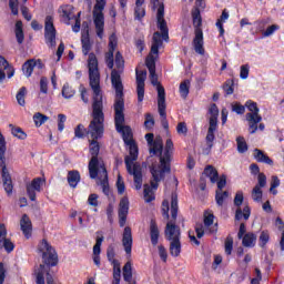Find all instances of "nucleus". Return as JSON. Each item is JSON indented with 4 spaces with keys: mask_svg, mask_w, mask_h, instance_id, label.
I'll use <instances>...</instances> for the list:
<instances>
[{
    "mask_svg": "<svg viewBox=\"0 0 284 284\" xmlns=\"http://www.w3.org/2000/svg\"><path fill=\"white\" fill-rule=\"evenodd\" d=\"M191 17L193 19V26L195 28V37L193 39V48L196 54H205V48H203V30H201V26H203V18L201 17V9L194 8L191 11Z\"/></svg>",
    "mask_w": 284,
    "mask_h": 284,
    "instance_id": "nucleus-9",
    "label": "nucleus"
},
{
    "mask_svg": "<svg viewBox=\"0 0 284 284\" xmlns=\"http://www.w3.org/2000/svg\"><path fill=\"white\" fill-rule=\"evenodd\" d=\"M65 121H68V116L63 113L58 114V130L59 132H63L65 130Z\"/></svg>",
    "mask_w": 284,
    "mask_h": 284,
    "instance_id": "nucleus-54",
    "label": "nucleus"
},
{
    "mask_svg": "<svg viewBox=\"0 0 284 284\" xmlns=\"http://www.w3.org/2000/svg\"><path fill=\"white\" fill-rule=\"evenodd\" d=\"M8 148L6 146V138L3 133L0 131V168H2V185L4 192H7V196H12V191L14 190V184H12V175L8 171V166L6 165V151Z\"/></svg>",
    "mask_w": 284,
    "mask_h": 284,
    "instance_id": "nucleus-8",
    "label": "nucleus"
},
{
    "mask_svg": "<svg viewBox=\"0 0 284 284\" xmlns=\"http://www.w3.org/2000/svg\"><path fill=\"white\" fill-rule=\"evenodd\" d=\"M67 180L70 187H77L81 181V173L79 171H69Z\"/></svg>",
    "mask_w": 284,
    "mask_h": 284,
    "instance_id": "nucleus-32",
    "label": "nucleus"
},
{
    "mask_svg": "<svg viewBox=\"0 0 284 284\" xmlns=\"http://www.w3.org/2000/svg\"><path fill=\"white\" fill-rule=\"evenodd\" d=\"M236 143H237V152L240 154H245V152H247V150H248L247 142L245 141V138L237 136Z\"/></svg>",
    "mask_w": 284,
    "mask_h": 284,
    "instance_id": "nucleus-40",
    "label": "nucleus"
},
{
    "mask_svg": "<svg viewBox=\"0 0 284 284\" xmlns=\"http://www.w3.org/2000/svg\"><path fill=\"white\" fill-rule=\"evenodd\" d=\"M280 29L281 27L278 24H272L263 32V37H272V34H274L276 30Z\"/></svg>",
    "mask_w": 284,
    "mask_h": 284,
    "instance_id": "nucleus-61",
    "label": "nucleus"
},
{
    "mask_svg": "<svg viewBox=\"0 0 284 284\" xmlns=\"http://www.w3.org/2000/svg\"><path fill=\"white\" fill-rule=\"evenodd\" d=\"M105 4V0H95V4L93 7V23L99 39H103V32L105 30V16L103 14Z\"/></svg>",
    "mask_w": 284,
    "mask_h": 284,
    "instance_id": "nucleus-12",
    "label": "nucleus"
},
{
    "mask_svg": "<svg viewBox=\"0 0 284 284\" xmlns=\"http://www.w3.org/2000/svg\"><path fill=\"white\" fill-rule=\"evenodd\" d=\"M265 185H267V176L265 175V173H260L257 175V184L255 185V187L263 189L265 187Z\"/></svg>",
    "mask_w": 284,
    "mask_h": 284,
    "instance_id": "nucleus-57",
    "label": "nucleus"
},
{
    "mask_svg": "<svg viewBox=\"0 0 284 284\" xmlns=\"http://www.w3.org/2000/svg\"><path fill=\"white\" fill-rule=\"evenodd\" d=\"M115 65L118 70H123L125 68V60L123 59L121 51H116L115 53Z\"/></svg>",
    "mask_w": 284,
    "mask_h": 284,
    "instance_id": "nucleus-52",
    "label": "nucleus"
},
{
    "mask_svg": "<svg viewBox=\"0 0 284 284\" xmlns=\"http://www.w3.org/2000/svg\"><path fill=\"white\" fill-rule=\"evenodd\" d=\"M243 201H245L243 191H239L233 200L235 207H237L235 210V221H241L243 219L244 221H248L250 216L252 215V209L250 207V205H246L243 209H241V206L243 205Z\"/></svg>",
    "mask_w": 284,
    "mask_h": 284,
    "instance_id": "nucleus-13",
    "label": "nucleus"
},
{
    "mask_svg": "<svg viewBox=\"0 0 284 284\" xmlns=\"http://www.w3.org/2000/svg\"><path fill=\"white\" fill-rule=\"evenodd\" d=\"M145 65L149 72L154 73V71H156V60L154 59V55H150L146 58Z\"/></svg>",
    "mask_w": 284,
    "mask_h": 284,
    "instance_id": "nucleus-50",
    "label": "nucleus"
},
{
    "mask_svg": "<svg viewBox=\"0 0 284 284\" xmlns=\"http://www.w3.org/2000/svg\"><path fill=\"white\" fill-rule=\"evenodd\" d=\"M122 276L125 283L128 284H136V281L132 282V263L126 262L122 268Z\"/></svg>",
    "mask_w": 284,
    "mask_h": 284,
    "instance_id": "nucleus-30",
    "label": "nucleus"
},
{
    "mask_svg": "<svg viewBox=\"0 0 284 284\" xmlns=\"http://www.w3.org/2000/svg\"><path fill=\"white\" fill-rule=\"evenodd\" d=\"M245 108L248 110L246 113V121L248 122V131L250 134H255L256 130H258V123L263 121V116L258 114L261 109H258V103L254 102L253 100H247L245 102Z\"/></svg>",
    "mask_w": 284,
    "mask_h": 284,
    "instance_id": "nucleus-10",
    "label": "nucleus"
},
{
    "mask_svg": "<svg viewBox=\"0 0 284 284\" xmlns=\"http://www.w3.org/2000/svg\"><path fill=\"white\" fill-rule=\"evenodd\" d=\"M134 14H135V19H138L139 21H141V19H143V17H145V8H143V7H136V6H135Z\"/></svg>",
    "mask_w": 284,
    "mask_h": 284,
    "instance_id": "nucleus-64",
    "label": "nucleus"
},
{
    "mask_svg": "<svg viewBox=\"0 0 284 284\" xmlns=\"http://www.w3.org/2000/svg\"><path fill=\"white\" fill-rule=\"evenodd\" d=\"M45 183V180L41 178H34L31 183L27 184V195L30 201H37V192H41V185Z\"/></svg>",
    "mask_w": 284,
    "mask_h": 284,
    "instance_id": "nucleus-20",
    "label": "nucleus"
},
{
    "mask_svg": "<svg viewBox=\"0 0 284 284\" xmlns=\"http://www.w3.org/2000/svg\"><path fill=\"white\" fill-rule=\"evenodd\" d=\"M203 174L210 179L211 183H216V181H219V171L212 165H206Z\"/></svg>",
    "mask_w": 284,
    "mask_h": 284,
    "instance_id": "nucleus-31",
    "label": "nucleus"
},
{
    "mask_svg": "<svg viewBox=\"0 0 284 284\" xmlns=\"http://www.w3.org/2000/svg\"><path fill=\"white\" fill-rule=\"evenodd\" d=\"M230 199L229 191H215V202L219 207H223L225 205V201Z\"/></svg>",
    "mask_w": 284,
    "mask_h": 284,
    "instance_id": "nucleus-36",
    "label": "nucleus"
},
{
    "mask_svg": "<svg viewBox=\"0 0 284 284\" xmlns=\"http://www.w3.org/2000/svg\"><path fill=\"white\" fill-rule=\"evenodd\" d=\"M260 247L264 248L267 243H270V231H262L258 237Z\"/></svg>",
    "mask_w": 284,
    "mask_h": 284,
    "instance_id": "nucleus-49",
    "label": "nucleus"
},
{
    "mask_svg": "<svg viewBox=\"0 0 284 284\" xmlns=\"http://www.w3.org/2000/svg\"><path fill=\"white\" fill-rule=\"evenodd\" d=\"M58 12L65 26H70V21L74 19V7L72 4H62L58 9Z\"/></svg>",
    "mask_w": 284,
    "mask_h": 284,
    "instance_id": "nucleus-23",
    "label": "nucleus"
},
{
    "mask_svg": "<svg viewBox=\"0 0 284 284\" xmlns=\"http://www.w3.org/2000/svg\"><path fill=\"white\" fill-rule=\"evenodd\" d=\"M28 90L26 89V87H21L16 95V99L18 101V103L23 108L26 106V94H27Z\"/></svg>",
    "mask_w": 284,
    "mask_h": 284,
    "instance_id": "nucleus-43",
    "label": "nucleus"
},
{
    "mask_svg": "<svg viewBox=\"0 0 284 284\" xmlns=\"http://www.w3.org/2000/svg\"><path fill=\"white\" fill-rule=\"evenodd\" d=\"M8 236V229L6 224H0V247H3L4 251L10 254L14 252V243Z\"/></svg>",
    "mask_w": 284,
    "mask_h": 284,
    "instance_id": "nucleus-21",
    "label": "nucleus"
},
{
    "mask_svg": "<svg viewBox=\"0 0 284 284\" xmlns=\"http://www.w3.org/2000/svg\"><path fill=\"white\" fill-rule=\"evenodd\" d=\"M144 128L149 131L154 128V116H152V113L145 114Z\"/></svg>",
    "mask_w": 284,
    "mask_h": 284,
    "instance_id": "nucleus-56",
    "label": "nucleus"
},
{
    "mask_svg": "<svg viewBox=\"0 0 284 284\" xmlns=\"http://www.w3.org/2000/svg\"><path fill=\"white\" fill-rule=\"evenodd\" d=\"M82 36H81V44H82V54L88 57V68H89V85L92 88V74H98V84L101 88V73L99 72V59H97V54L94 52L90 53L92 50V43L90 42V26L88 22L82 23Z\"/></svg>",
    "mask_w": 284,
    "mask_h": 284,
    "instance_id": "nucleus-5",
    "label": "nucleus"
},
{
    "mask_svg": "<svg viewBox=\"0 0 284 284\" xmlns=\"http://www.w3.org/2000/svg\"><path fill=\"white\" fill-rule=\"evenodd\" d=\"M161 212L163 219L170 220V202L168 200H163Z\"/></svg>",
    "mask_w": 284,
    "mask_h": 284,
    "instance_id": "nucleus-53",
    "label": "nucleus"
},
{
    "mask_svg": "<svg viewBox=\"0 0 284 284\" xmlns=\"http://www.w3.org/2000/svg\"><path fill=\"white\" fill-rule=\"evenodd\" d=\"M101 176L102 180L100 182V185L102 187L103 194L105 196H110V182L108 181V169L105 168V164H101Z\"/></svg>",
    "mask_w": 284,
    "mask_h": 284,
    "instance_id": "nucleus-27",
    "label": "nucleus"
},
{
    "mask_svg": "<svg viewBox=\"0 0 284 284\" xmlns=\"http://www.w3.org/2000/svg\"><path fill=\"white\" fill-rule=\"evenodd\" d=\"M10 128H11V134L17 139H20V141H26V139H28V134L24 133L23 129L19 126H14L12 124H10Z\"/></svg>",
    "mask_w": 284,
    "mask_h": 284,
    "instance_id": "nucleus-39",
    "label": "nucleus"
},
{
    "mask_svg": "<svg viewBox=\"0 0 284 284\" xmlns=\"http://www.w3.org/2000/svg\"><path fill=\"white\" fill-rule=\"evenodd\" d=\"M50 118L48 115H44L43 113H36L33 115V122L36 124V128H41L45 121H48Z\"/></svg>",
    "mask_w": 284,
    "mask_h": 284,
    "instance_id": "nucleus-42",
    "label": "nucleus"
},
{
    "mask_svg": "<svg viewBox=\"0 0 284 284\" xmlns=\"http://www.w3.org/2000/svg\"><path fill=\"white\" fill-rule=\"evenodd\" d=\"M129 212H130V200L128 199V196H124L120 200L119 209H118L120 227H125Z\"/></svg>",
    "mask_w": 284,
    "mask_h": 284,
    "instance_id": "nucleus-19",
    "label": "nucleus"
},
{
    "mask_svg": "<svg viewBox=\"0 0 284 284\" xmlns=\"http://www.w3.org/2000/svg\"><path fill=\"white\" fill-rule=\"evenodd\" d=\"M44 41L49 48H57V28L52 16H47L44 19Z\"/></svg>",
    "mask_w": 284,
    "mask_h": 284,
    "instance_id": "nucleus-14",
    "label": "nucleus"
},
{
    "mask_svg": "<svg viewBox=\"0 0 284 284\" xmlns=\"http://www.w3.org/2000/svg\"><path fill=\"white\" fill-rule=\"evenodd\" d=\"M159 102H158V111L161 116V125L165 132L170 130V122L168 121V104L165 103V88L159 87Z\"/></svg>",
    "mask_w": 284,
    "mask_h": 284,
    "instance_id": "nucleus-15",
    "label": "nucleus"
},
{
    "mask_svg": "<svg viewBox=\"0 0 284 284\" xmlns=\"http://www.w3.org/2000/svg\"><path fill=\"white\" fill-rule=\"evenodd\" d=\"M254 159L257 163H264L265 165H274V160H272L265 152L261 149H254Z\"/></svg>",
    "mask_w": 284,
    "mask_h": 284,
    "instance_id": "nucleus-29",
    "label": "nucleus"
},
{
    "mask_svg": "<svg viewBox=\"0 0 284 284\" xmlns=\"http://www.w3.org/2000/svg\"><path fill=\"white\" fill-rule=\"evenodd\" d=\"M45 265L43 264H40V270L38 273H37V276H36V283L37 284H45V277L43 275V270H44Z\"/></svg>",
    "mask_w": 284,
    "mask_h": 284,
    "instance_id": "nucleus-58",
    "label": "nucleus"
},
{
    "mask_svg": "<svg viewBox=\"0 0 284 284\" xmlns=\"http://www.w3.org/2000/svg\"><path fill=\"white\" fill-rule=\"evenodd\" d=\"M232 112H235V114H245V104H241V102H233L231 104Z\"/></svg>",
    "mask_w": 284,
    "mask_h": 284,
    "instance_id": "nucleus-51",
    "label": "nucleus"
},
{
    "mask_svg": "<svg viewBox=\"0 0 284 284\" xmlns=\"http://www.w3.org/2000/svg\"><path fill=\"white\" fill-rule=\"evenodd\" d=\"M116 187H118V194L122 195L125 193V182H123V178H121V175L118 176Z\"/></svg>",
    "mask_w": 284,
    "mask_h": 284,
    "instance_id": "nucleus-60",
    "label": "nucleus"
},
{
    "mask_svg": "<svg viewBox=\"0 0 284 284\" xmlns=\"http://www.w3.org/2000/svg\"><path fill=\"white\" fill-rule=\"evenodd\" d=\"M180 94L182 99H187V94H190V80H184L180 84Z\"/></svg>",
    "mask_w": 284,
    "mask_h": 284,
    "instance_id": "nucleus-47",
    "label": "nucleus"
},
{
    "mask_svg": "<svg viewBox=\"0 0 284 284\" xmlns=\"http://www.w3.org/2000/svg\"><path fill=\"white\" fill-rule=\"evenodd\" d=\"M119 45V38H116V33H112L109 37V51L104 54V61L109 70L114 69V51Z\"/></svg>",
    "mask_w": 284,
    "mask_h": 284,
    "instance_id": "nucleus-17",
    "label": "nucleus"
},
{
    "mask_svg": "<svg viewBox=\"0 0 284 284\" xmlns=\"http://www.w3.org/2000/svg\"><path fill=\"white\" fill-rule=\"evenodd\" d=\"M37 63H39V68H41L43 65V63H41V60L37 61L34 59L27 60L22 64V72L24 75H27L28 79H30V77H32V73L34 72V68H37Z\"/></svg>",
    "mask_w": 284,
    "mask_h": 284,
    "instance_id": "nucleus-26",
    "label": "nucleus"
},
{
    "mask_svg": "<svg viewBox=\"0 0 284 284\" xmlns=\"http://www.w3.org/2000/svg\"><path fill=\"white\" fill-rule=\"evenodd\" d=\"M134 240L132 239V229L130 226H125L122 234V245L124 247V252L126 256H132V245Z\"/></svg>",
    "mask_w": 284,
    "mask_h": 284,
    "instance_id": "nucleus-22",
    "label": "nucleus"
},
{
    "mask_svg": "<svg viewBox=\"0 0 284 284\" xmlns=\"http://www.w3.org/2000/svg\"><path fill=\"white\" fill-rule=\"evenodd\" d=\"M158 28L160 30L153 33V42L151 45V54H159V49L163 47V41H170V29L168 21H165V4L159 3L158 13Z\"/></svg>",
    "mask_w": 284,
    "mask_h": 284,
    "instance_id": "nucleus-7",
    "label": "nucleus"
},
{
    "mask_svg": "<svg viewBox=\"0 0 284 284\" xmlns=\"http://www.w3.org/2000/svg\"><path fill=\"white\" fill-rule=\"evenodd\" d=\"M216 130H219V124H209V129L205 138L209 152H211L212 148H214V139H216V136L214 135V132H216Z\"/></svg>",
    "mask_w": 284,
    "mask_h": 284,
    "instance_id": "nucleus-28",
    "label": "nucleus"
},
{
    "mask_svg": "<svg viewBox=\"0 0 284 284\" xmlns=\"http://www.w3.org/2000/svg\"><path fill=\"white\" fill-rule=\"evenodd\" d=\"M20 230L27 240L32 239V220L28 214H23L20 219Z\"/></svg>",
    "mask_w": 284,
    "mask_h": 284,
    "instance_id": "nucleus-24",
    "label": "nucleus"
},
{
    "mask_svg": "<svg viewBox=\"0 0 284 284\" xmlns=\"http://www.w3.org/2000/svg\"><path fill=\"white\" fill-rule=\"evenodd\" d=\"M85 134H88V129L83 124H78L74 129L75 139H85Z\"/></svg>",
    "mask_w": 284,
    "mask_h": 284,
    "instance_id": "nucleus-48",
    "label": "nucleus"
},
{
    "mask_svg": "<svg viewBox=\"0 0 284 284\" xmlns=\"http://www.w3.org/2000/svg\"><path fill=\"white\" fill-rule=\"evenodd\" d=\"M111 85L115 90V100L113 104L115 130L122 134V140L126 145L130 141H134V134L132 133V128H130V125H125L123 81L121 80V73L116 69L111 71Z\"/></svg>",
    "mask_w": 284,
    "mask_h": 284,
    "instance_id": "nucleus-3",
    "label": "nucleus"
},
{
    "mask_svg": "<svg viewBox=\"0 0 284 284\" xmlns=\"http://www.w3.org/2000/svg\"><path fill=\"white\" fill-rule=\"evenodd\" d=\"M38 252L42 254V262L48 267H57L59 265V255L57 254V250L52 247L48 240L43 239L38 245Z\"/></svg>",
    "mask_w": 284,
    "mask_h": 284,
    "instance_id": "nucleus-11",
    "label": "nucleus"
},
{
    "mask_svg": "<svg viewBox=\"0 0 284 284\" xmlns=\"http://www.w3.org/2000/svg\"><path fill=\"white\" fill-rule=\"evenodd\" d=\"M40 92L41 94H48V78L45 77L40 79Z\"/></svg>",
    "mask_w": 284,
    "mask_h": 284,
    "instance_id": "nucleus-63",
    "label": "nucleus"
},
{
    "mask_svg": "<svg viewBox=\"0 0 284 284\" xmlns=\"http://www.w3.org/2000/svg\"><path fill=\"white\" fill-rule=\"evenodd\" d=\"M251 196L255 203H261V201H263V190L258 186H254Z\"/></svg>",
    "mask_w": 284,
    "mask_h": 284,
    "instance_id": "nucleus-41",
    "label": "nucleus"
},
{
    "mask_svg": "<svg viewBox=\"0 0 284 284\" xmlns=\"http://www.w3.org/2000/svg\"><path fill=\"white\" fill-rule=\"evenodd\" d=\"M176 132L178 134H183L184 136H187V124L185 122L178 123Z\"/></svg>",
    "mask_w": 284,
    "mask_h": 284,
    "instance_id": "nucleus-62",
    "label": "nucleus"
},
{
    "mask_svg": "<svg viewBox=\"0 0 284 284\" xmlns=\"http://www.w3.org/2000/svg\"><path fill=\"white\" fill-rule=\"evenodd\" d=\"M223 90L227 95L234 94V80H226L223 85Z\"/></svg>",
    "mask_w": 284,
    "mask_h": 284,
    "instance_id": "nucleus-55",
    "label": "nucleus"
},
{
    "mask_svg": "<svg viewBox=\"0 0 284 284\" xmlns=\"http://www.w3.org/2000/svg\"><path fill=\"white\" fill-rule=\"evenodd\" d=\"M9 8L11 13L17 17L19 14V0H9Z\"/></svg>",
    "mask_w": 284,
    "mask_h": 284,
    "instance_id": "nucleus-59",
    "label": "nucleus"
},
{
    "mask_svg": "<svg viewBox=\"0 0 284 284\" xmlns=\"http://www.w3.org/2000/svg\"><path fill=\"white\" fill-rule=\"evenodd\" d=\"M145 79H148V71L135 69V81L139 103H143L145 99Z\"/></svg>",
    "mask_w": 284,
    "mask_h": 284,
    "instance_id": "nucleus-18",
    "label": "nucleus"
},
{
    "mask_svg": "<svg viewBox=\"0 0 284 284\" xmlns=\"http://www.w3.org/2000/svg\"><path fill=\"white\" fill-rule=\"evenodd\" d=\"M116 256V251L114 248V245L110 244L106 248V258L109 263H116L119 260L115 258Z\"/></svg>",
    "mask_w": 284,
    "mask_h": 284,
    "instance_id": "nucleus-46",
    "label": "nucleus"
},
{
    "mask_svg": "<svg viewBox=\"0 0 284 284\" xmlns=\"http://www.w3.org/2000/svg\"><path fill=\"white\" fill-rule=\"evenodd\" d=\"M179 216V196L176 194L171 195V219L166 223L164 234L166 236V241H171L170 243V254L174 258L181 256V229L176 226L175 221Z\"/></svg>",
    "mask_w": 284,
    "mask_h": 284,
    "instance_id": "nucleus-4",
    "label": "nucleus"
},
{
    "mask_svg": "<svg viewBox=\"0 0 284 284\" xmlns=\"http://www.w3.org/2000/svg\"><path fill=\"white\" fill-rule=\"evenodd\" d=\"M209 114H211L209 119V124L219 125V106L216 103L211 104L209 109Z\"/></svg>",
    "mask_w": 284,
    "mask_h": 284,
    "instance_id": "nucleus-34",
    "label": "nucleus"
},
{
    "mask_svg": "<svg viewBox=\"0 0 284 284\" xmlns=\"http://www.w3.org/2000/svg\"><path fill=\"white\" fill-rule=\"evenodd\" d=\"M172 152H174V142L172 139H168L164 146V153L158 154V156H160V164H152L150 166L152 179L150 184H144L145 203H152V201L156 199L153 190H159V183L165 181V174H171Z\"/></svg>",
    "mask_w": 284,
    "mask_h": 284,
    "instance_id": "nucleus-2",
    "label": "nucleus"
},
{
    "mask_svg": "<svg viewBox=\"0 0 284 284\" xmlns=\"http://www.w3.org/2000/svg\"><path fill=\"white\" fill-rule=\"evenodd\" d=\"M242 245L244 247H254L256 245V235L252 232L246 233L242 237Z\"/></svg>",
    "mask_w": 284,
    "mask_h": 284,
    "instance_id": "nucleus-37",
    "label": "nucleus"
},
{
    "mask_svg": "<svg viewBox=\"0 0 284 284\" xmlns=\"http://www.w3.org/2000/svg\"><path fill=\"white\" fill-rule=\"evenodd\" d=\"M149 232L151 245H153V247H156V245H159V236H161V231L159 230V224H156V220L152 219L150 221Z\"/></svg>",
    "mask_w": 284,
    "mask_h": 284,
    "instance_id": "nucleus-25",
    "label": "nucleus"
},
{
    "mask_svg": "<svg viewBox=\"0 0 284 284\" xmlns=\"http://www.w3.org/2000/svg\"><path fill=\"white\" fill-rule=\"evenodd\" d=\"M144 139L150 146L149 152L153 156H156L158 154H162L163 152V139L161 136H156L154 139V133H146L144 135Z\"/></svg>",
    "mask_w": 284,
    "mask_h": 284,
    "instance_id": "nucleus-16",
    "label": "nucleus"
},
{
    "mask_svg": "<svg viewBox=\"0 0 284 284\" xmlns=\"http://www.w3.org/2000/svg\"><path fill=\"white\" fill-rule=\"evenodd\" d=\"M224 250H225V254L227 256L232 255V250H234V239L232 237V235H229L226 239H225V242H224Z\"/></svg>",
    "mask_w": 284,
    "mask_h": 284,
    "instance_id": "nucleus-44",
    "label": "nucleus"
},
{
    "mask_svg": "<svg viewBox=\"0 0 284 284\" xmlns=\"http://www.w3.org/2000/svg\"><path fill=\"white\" fill-rule=\"evenodd\" d=\"M0 68H3L7 71L8 79H12L14 77V68L10 65V62L6 60V58L0 57Z\"/></svg>",
    "mask_w": 284,
    "mask_h": 284,
    "instance_id": "nucleus-38",
    "label": "nucleus"
},
{
    "mask_svg": "<svg viewBox=\"0 0 284 284\" xmlns=\"http://www.w3.org/2000/svg\"><path fill=\"white\" fill-rule=\"evenodd\" d=\"M95 244L93 246V256L101 255V245H103V241L105 237L103 236V231H97Z\"/></svg>",
    "mask_w": 284,
    "mask_h": 284,
    "instance_id": "nucleus-33",
    "label": "nucleus"
},
{
    "mask_svg": "<svg viewBox=\"0 0 284 284\" xmlns=\"http://www.w3.org/2000/svg\"><path fill=\"white\" fill-rule=\"evenodd\" d=\"M129 148V154L124 158V163L126 168L128 174L133 176L135 190H141L143 187V168L139 162H135L139 159V145H136V141H129L125 144Z\"/></svg>",
    "mask_w": 284,
    "mask_h": 284,
    "instance_id": "nucleus-6",
    "label": "nucleus"
},
{
    "mask_svg": "<svg viewBox=\"0 0 284 284\" xmlns=\"http://www.w3.org/2000/svg\"><path fill=\"white\" fill-rule=\"evenodd\" d=\"M74 94H77V91H74V89H72V87H70L69 83H64V85L62 88V97L64 99H72V97H74Z\"/></svg>",
    "mask_w": 284,
    "mask_h": 284,
    "instance_id": "nucleus-45",
    "label": "nucleus"
},
{
    "mask_svg": "<svg viewBox=\"0 0 284 284\" xmlns=\"http://www.w3.org/2000/svg\"><path fill=\"white\" fill-rule=\"evenodd\" d=\"M91 90L93 91V103H92V120L88 126L89 140V152L91 159L89 161V176L90 179H99V172L101 165H105L102 158H99L101 152V144L99 139H103L105 132V113H103V93L99 87V74L91 73Z\"/></svg>",
    "mask_w": 284,
    "mask_h": 284,
    "instance_id": "nucleus-1",
    "label": "nucleus"
},
{
    "mask_svg": "<svg viewBox=\"0 0 284 284\" xmlns=\"http://www.w3.org/2000/svg\"><path fill=\"white\" fill-rule=\"evenodd\" d=\"M14 32H16L17 42L19 43V45H21L23 41H26V34L23 33V22L21 20H18L16 22Z\"/></svg>",
    "mask_w": 284,
    "mask_h": 284,
    "instance_id": "nucleus-35",
    "label": "nucleus"
}]
</instances>
